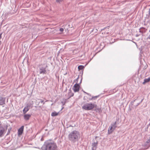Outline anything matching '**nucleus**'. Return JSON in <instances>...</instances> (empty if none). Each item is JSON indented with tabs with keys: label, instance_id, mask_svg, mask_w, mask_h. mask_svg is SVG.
Instances as JSON below:
<instances>
[{
	"label": "nucleus",
	"instance_id": "obj_1",
	"mask_svg": "<svg viewBox=\"0 0 150 150\" xmlns=\"http://www.w3.org/2000/svg\"><path fill=\"white\" fill-rule=\"evenodd\" d=\"M57 148L56 144L51 140H47L44 143L42 149L43 150H56Z\"/></svg>",
	"mask_w": 150,
	"mask_h": 150
},
{
	"label": "nucleus",
	"instance_id": "obj_2",
	"mask_svg": "<svg viewBox=\"0 0 150 150\" xmlns=\"http://www.w3.org/2000/svg\"><path fill=\"white\" fill-rule=\"evenodd\" d=\"M69 140L73 143L78 141L80 137V134L79 131L74 130L70 132L68 136Z\"/></svg>",
	"mask_w": 150,
	"mask_h": 150
},
{
	"label": "nucleus",
	"instance_id": "obj_3",
	"mask_svg": "<svg viewBox=\"0 0 150 150\" xmlns=\"http://www.w3.org/2000/svg\"><path fill=\"white\" fill-rule=\"evenodd\" d=\"M94 107V105L91 103H87L83 105L82 107V109L86 110H90Z\"/></svg>",
	"mask_w": 150,
	"mask_h": 150
},
{
	"label": "nucleus",
	"instance_id": "obj_4",
	"mask_svg": "<svg viewBox=\"0 0 150 150\" xmlns=\"http://www.w3.org/2000/svg\"><path fill=\"white\" fill-rule=\"evenodd\" d=\"M8 126H6V128L0 125V137H2L4 135L7 129Z\"/></svg>",
	"mask_w": 150,
	"mask_h": 150
},
{
	"label": "nucleus",
	"instance_id": "obj_5",
	"mask_svg": "<svg viewBox=\"0 0 150 150\" xmlns=\"http://www.w3.org/2000/svg\"><path fill=\"white\" fill-rule=\"evenodd\" d=\"M47 66L46 67H40L39 68V73L40 74H45L46 73V67H47Z\"/></svg>",
	"mask_w": 150,
	"mask_h": 150
},
{
	"label": "nucleus",
	"instance_id": "obj_6",
	"mask_svg": "<svg viewBox=\"0 0 150 150\" xmlns=\"http://www.w3.org/2000/svg\"><path fill=\"white\" fill-rule=\"evenodd\" d=\"M80 86L79 83H76L74 86L73 89L75 92L78 91L79 90Z\"/></svg>",
	"mask_w": 150,
	"mask_h": 150
},
{
	"label": "nucleus",
	"instance_id": "obj_7",
	"mask_svg": "<svg viewBox=\"0 0 150 150\" xmlns=\"http://www.w3.org/2000/svg\"><path fill=\"white\" fill-rule=\"evenodd\" d=\"M6 98L2 96L0 97V105H3L5 104Z\"/></svg>",
	"mask_w": 150,
	"mask_h": 150
},
{
	"label": "nucleus",
	"instance_id": "obj_8",
	"mask_svg": "<svg viewBox=\"0 0 150 150\" xmlns=\"http://www.w3.org/2000/svg\"><path fill=\"white\" fill-rule=\"evenodd\" d=\"M30 106L27 104L26 107L23 109V111L24 114H25L29 110Z\"/></svg>",
	"mask_w": 150,
	"mask_h": 150
},
{
	"label": "nucleus",
	"instance_id": "obj_9",
	"mask_svg": "<svg viewBox=\"0 0 150 150\" xmlns=\"http://www.w3.org/2000/svg\"><path fill=\"white\" fill-rule=\"evenodd\" d=\"M98 144V142H94L92 143V150H96L97 148V146Z\"/></svg>",
	"mask_w": 150,
	"mask_h": 150
},
{
	"label": "nucleus",
	"instance_id": "obj_10",
	"mask_svg": "<svg viewBox=\"0 0 150 150\" xmlns=\"http://www.w3.org/2000/svg\"><path fill=\"white\" fill-rule=\"evenodd\" d=\"M24 129V126H22L21 128L18 130V135H21L23 132Z\"/></svg>",
	"mask_w": 150,
	"mask_h": 150
},
{
	"label": "nucleus",
	"instance_id": "obj_11",
	"mask_svg": "<svg viewBox=\"0 0 150 150\" xmlns=\"http://www.w3.org/2000/svg\"><path fill=\"white\" fill-rule=\"evenodd\" d=\"M31 116V114H26L24 115L23 118L25 120H29Z\"/></svg>",
	"mask_w": 150,
	"mask_h": 150
},
{
	"label": "nucleus",
	"instance_id": "obj_12",
	"mask_svg": "<svg viewBox=\"0 0 150 150\" xmlns=\"http://www.w3.org/2000/svg\"><path fill=\"white\" fill-rule=\"evenodd\" d=\"M111 126H110L108 130V134H110L112 133V132L114 130V129Z\"/></svg>",
	"mask_w": 150,
	"mask_h": 150
},
{
	"label": "nucleus",
	"instance_id": "obj_13",
	"mask_svg": "<svg viewBox=\"0 0 150 150\" xmlns=\"http://www.w3.org/2000/svg\"><path fill=\"white\" fill-rule=\"evenodd\" d=\"M117 122H114L112 123L111 125V126L114 129H115L117 127Z\"/></svg>",
	"mask_w": 150,
	"mask_h": 150
},
{
	"label": "nucleus",
	"instance_id": "obj_14",
	"mask_svg": "<svg viewBox=\"0 0 150 150\" xmlns=\"http://www.w3.org/2000/svg\"><path fill=\"white\" fill-rule=\"evenodd\" d=\"M150 81V78L149 77L147 79H145L144 80V82H143V84H144Z\"/></svg>",
	"mask_w": 150,
	"mask_h": 150
},
{
	"label": "nucleus",
	"instance_id": "obj_15",
	"mask_svg": "<svg viewBox=\"0 0 150 150\" xmlns=\"http://www.w3.org/2000/svg\"><path fill=\"white\" fill-rule=\"evenodd\" d=\"M58 113H57L55 112H52L51 113V116L53 117L56 116L58 115Z\"/></svg>",
	"mask_w": 150,
	"mask_h": 150
},
{
	"label": "nucleus",
	"instance_id": "obj_16",
	"mask_svg": "<svg viewBox=\"0 0 150 150\" xmlns=\"http://www.w3.org/2000/svg\"><path fill=\"white\" fill-rule=\"evenodd\" d=\"M84 68V67L83 65H80L78 67V69L79 70H82Z\"/></svg>",
	"mask_w": 150,
	"mask_h": 150
},
{
	"label": "nucleus",
	"instance_id": "obj_17",
	"mask_svg": "<svg viewBox=\"0 0 150 150\" xmlns=\"http://www.w3.org/2000/svg\"><path fill=\"white\" fill-rule=\"evenodd\" d=\"M99 96H93L92 97L91 99V100H95Z\"/></svg>",
	"mask_w": 150,
	"mask_h": 150
},
{
	"label": "nucleus",
	"instance_id": "obj_18",
	"mask_svg": "<svg viewBox=\"0 0 150 150\" xmlns=\"http://www.w3.org/2000/svg\"><path fill=\"white\" fill-rule=\"evenodd\" d=\"M79 78V76H78L77 78L75 80V81L77 83L78 82V81Z\"/></svg>",
	"mask_w": 150,
	"mask_h": 150
},
{
	"label": "nucleus",
	"instance_id": "obj_19",
	"mask_svg": "<svg viewBox=\"0 0 150 150\" xmlns=\"http://www.w3.org/2000/svg\"><path fill=\"white\" fill-rule=\"evenodd\" d=\"M63 0H56V1L57 2L60 3L62 2Z\"/></svg>",
	"mask_w": 150,
	"mask_h": 150
},
{
	"label": "nucleus",
	"instance_id": "obj_20",
	"mask_svg": "<svg viewBox=\"0 0 150 150\" xmlns=\"http://www.w3.org/2000/svg\"><path fill=\"white\" fill-rule=\"evenodd\" d=\"M59 30L61 31V32H63L64 30V29L63 28H60L59 29Z\"/></svg>",
	"mask_w": 150,
	"mask_h": 150
},
{
	"label": "nucleus",
	"instance_id": "obj_21",
	"mask_svg": "<svg viewBox=\"0 0 150 150\" xmlns=\"http://www.w3.org/2000/svg\"><path fill=\"white\" fill-rule=\"evenodd\" d=\"M10 130H11V128L10 129H8V133L7 134V135L9 133H10Z\"/></svg>",
	"mask_w": 150,
	"mask_h": 150
},
{
	"label": "nucleus",
	"instance_id": "obj_22",
	"mask_svg": "<svg viewBox=\"0 0 150 150\" xmlns=\"http://www.w3.org/2000/svg\"><path fill=\"white\" fill-rule=\"evenodd\" d=\"M147 143L150 142V139H148L146 142Z\"/></svg>",
	"mask_w": 150,
	"mask_h": 150
},
{
	"label": "nucleus",
	"instance_id": "obj_23",
	"mask_svg": "<svg viewBox=\"0 0 150 150\" xmlns=\"http://www.w3.org/2000/svg\"><path fill=\"white\" fill-rule=\"evenodd\" d=\"M66 99H65V101L66 100ZM62 103L63 105H64L65 104V102H62Z\"/></svg>",
	"mask_w": 150,
	"mask_h": 150
},
{
	"label": "nucleus",
	"instance_id": "obj_24",
	"mask_svg": "<svg viewBox=\"0 0 150 150\" xmlns=\"http://www.w3.org/2000/svg\"><path fill=\"white\" fill-rule=\"evenodd\" d=\"M135 100H134L133 101L131 102V103L132 105H133V103H134V102L135 101Z\"/></svg>",
	"mask_w": 150,
	"mask_h": 150
},
{
	"label": "nucleus",
	"instance_id": "obj_25",
	"mask_svg": "<svg viewBox=\"0 0 150 150\" xmlns=\"http://www.w3.org/2000/svg\"><path fill=\"white\" fill-rule=\"evenodd\" d=\"M143 99H142V100H141V102H140V103H139L137 104V105H139V104H140V103H141V102H142V101H143Z\"/></svg>",
	"mask_w": 150,
	"mask_h": 150
},
{
	"label": "nucleus",
	"instance_id": "obj_26",
	"mask_svg": "<svg viewBox=\"0 0 150 150\" xmlns=\"http://www.w3.org/2000/svg\"><path fill=\"white\" fill-rule=\"evenodd\" d=\"M71 94L72 95L69 97V98L71 97V96H73L74 95V94L73 93H71Z\"/></svg>",
	"mask_w": 150,
	"mask_h": 150
},
{
	"label": "nucleus",
	"instance_id": "obj_27",
	"mask_svg": "<svg viewBox=\"0 0 150 150\" xmlns=\"http://www.w3.org/2000/svg\"><path fill=\"white\" fill-rule=\"evenodd\" d=\"M41 103H43V104H44L45 103V102H44V101L42 100H41Z\"/></svg>",
	"mask_w": 150,
	"mask_h": 150
},
{
	"label": "nucleus",
	"instance_id": "obj_28",
	"mask_svg": "<svg viewBox=\"0 0 150 150\" xmlns=\"http://www.w3.org/2000/svg\"><path fill=\"white\" fill-rule=\"evenodd\" d=\"M82 77H81V81H80V82L79 83H81V82H82Z\"/></svg>",
	"mask_w": 150,
	"mask_h": 150
},
{
	"label": "nucleus",
	"instance_id": "obj_29",
	"mask_svg": "<svg viewBox=\"0 0 150 150\" xmlns=\"http://www.w3.org/2000/svg\"><path fill=\"white\" fill-rule=\"evenodd\" d=\"M1 35H2L1 33L0 34V39H1Z\"/></svg>",
	"mask_w": 150,
	"mask_h": 150
},
{
	"label": "nucleus",
	"instance_id": "obj_30",
	"mask_svg": "<svg viewBox=\"0 0 150 150\" xmlns=\"http://www.w3.org/2000/svg\"><path fill=\"white\" fill-rule=\"evenodd\" d=\"M83 92L85 93H86V94H88V93H87L85 92L84 91H83Z\"/></svg>",
	"mask_w": 150,
	"mask_h": 150
},
{
	"label": "nucleus",
	"instance_id": "obj_31",
	"mask_svg": "<svg viewBox=\"0 0 150 150\" xmlns=\"http://www.w3.org/2000/svg\"><path fill=\"white\" fill-rule=\"evenodd\" d=\"M148 38L149 39H150V34L149 35V36H148Z\"/></svg>",
	"mask_w": 150,
	"mask_h": 150
},
{
	"label": "nucleus",
	"instance_id": "obj_32",
	"mask_svg": "<svg viewBox=\"0 0 150 150\" xmlns=\"http://www.w3.org/2000/svg\"><path fill=\"white\" fill-rule=\"evenodd\" d=\"M139 32H141V33H142L143 32H142V30H139Z\"/></svg>",
	"mask_w": 150,
	"mask_h": 150
},
{
	"label": "nucleus",
	"instance_id": "obj_33",
	"mask_svg": "<svg viewBox=\"0 0 150 150\" xmlns=\"http://www.w3.org/2000/svg\"><path fill=\"white\" fill-rule=\"evenodd\" d=\"M145 29V28H143V27H142L141 28V29Z\"/></svg>",
	"mask_w": 150,
	"mask_h": 150
},
{
	"label": "nucleus",
	"instance_id": "obj_34",
	"mask_svg": "<svg viewBox=\"0 0 150 150\" xmlns=\"http://www.w3.org/2000/svg\"><path fill=\"white\" fill-rule=\"evenodd\" d=\"M149 15H150V11H149Z\"/></svg>",
	"mask_w": 150,
	"mask_h": 150
},
{
	"label": "nucleus",
	"instance_id": "obj_35",
	"mask_svg": "<svg viewBox=\"0 0 150 150\" xmlns=\"http://www.w3.org/2000/svg\"><path fill=\"white\" fill-rule=\"evenodd\" d=\"M1 42L0 41V45H1Z\"/></svg>",
	"mask_w": 150,
	"mask_h": 150
},
{
	"label": "nucleus",
	"instance_id": "obj_36",
	"mask_svg": "<svg viewBox=\"0 0 150 150\" xmlns=\"http://www.w3.org/2000/svg\"><path fill=\"white\" fill-rule=\"evenodd\" d=\"M149 11H150V8L149 9Z\"/></svg>",
	"mask_w": 150,
	"mask_h": 150
}]
</instances>
